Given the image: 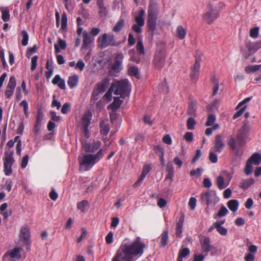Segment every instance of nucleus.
Listing matches in <instances>:
<instances>
[{
	"label": "nucleus",
	"instance_id": "nucleus-1",
	"mask_svg": "<svg viewBox=\"0 0 261 261\" xmlns=\"http://www.w3.org/2000/svg\"><path fill=\"white\" fill-rule=\"evenodd\" d=\"M144 244L137 238L132 243H122L112 261H133V257L142 254Z\"/></svg>",
	"mask_w": 261,
	"mask_h": 261
},
{
	"label": "nucleus",
	"instance_id": "nucleus-2",
	"mask_svg": "<svg viewBox=\"0 0 261 261\" xmlns=\"http://www.w3.org/2000/svg\"><path fill=\"white\" fill-rule=\"evenodd\" d=\"M224 7V4L220 1H210L203 14V20L211 24L218 18L221 10Z\"/></svg>",
	"mask_w": 261,
	"mask_h": 261
},
{
	"label": "nucleus",
	"instance_id": "nucleus-3",
	"mask_svg": "<svg viewBox=\"0 0 261 261\" xmlns=\"http://www.w3.org/2000/svg\"><path fill=\"white\" fill-rule=\"evenodd\" d=\"M103 149L101 148L96 154L87 153L82 158H79L81 166L84 167L85 171L90 170L93 166L98 162L104 156Z\"/></svg>",
	"mask_w": 261,
	"mask_h": 261
},
{
	"label": "nucleus",
	"instance_id": "nucleus-4",
	"mask_svg": "<svg viewBox=\"0 0 261 261\" xmlns=\"http://www.w3.org/2000/svg\"><path fill=\"white\" fill-rule=\"evenodd\" d=\"M97 43L98 47L101 49L105 48L110 45L118 46L120 44V42L115 40L113 35L106 33L98 37Z\"/></svg>",
	"mask_w": 261,
	"mask_h": 261
},
{
	"label": "nucleus",
	"instance_id": "nucleus-5",
	"mask_svg": "<svg viewBox=\"0 0 261 261\" xmlns=\"http://www.w3.org/2000/svg\"><path fill=\"white\" fill-rule=\"evenodd\" d=\"M112 85H114V94L120 95L122 98H124L129 93L128 84L127 81H117Z\"/></svg>",
	"mask_w": 261,
	"mask_h": 261
},
{
	"label": "nucleus",
	"instance_id": "nucleus-6",
	"mask_svg": "<svg viewBox=\"0 0 261 261\" xmlns=\"http://www.w3.org/2000/svg\"><path fill=\"white\" fill-rule=\"evenodd\" d=\"M80 142L82 146V149L85 152L94 153L99 150L101 143L99 141L93 140L92 142H88L86 139L82 137Z\"/></svg>",
	"mask_w": 261,
	"mask_h": 261
},
{
	"label": "nucleus",
	"instance_id": "nucleus-7",
	"mask_svg": "<svg viewBox=\"0 0 261 261\" xmlns=\"http://www.w3.org/2000/svg\"><path fill=\"white\" fill-rule=\"evenodd\" d=\"M249 130V125L248 123H245L239 130L236 140L239 147H242L246 143Z\"/></svg>",
	"mask_w": 261,
	"mask_h": 261
},
{
	"label": "nucleus",
	"instance_id": "nucleus-8",
	"mask_svg": "<svg viewBox=\"0 0 261 261\" xmlns=\"http://www.w3.org/2000/svg\"><path fill=\"white\" fill-rule=\"evenodd\" d=\"M13 152H5L4 159V171L6 175H9L12 172V166L14 162L13 158Z\"/></svg>",
	"mask_w": 261,
	"mask_h": 261
},
{
	"label": "nucleus",
	"instance_id": "nucleus-9",
	"mask_svg": "<svg viewBox=\"0 0 261 261\" xmlns=\"http://www.w3.org/2000/svg\"><path fill=\"white\" fill-rule=\"evenodd\" d=\"M166 60V55L164 52L160 51L156 52L153 60L155 68L161 70L164 67Z\"/></svg>",
	"mask_w": 261,
	"mask_h": 261
},
{
	"label": "nucleus",
	"instance_id": "nucleus-10",
	"mask_svg": "<svg viewBox=\"0 0 261 261\" xmlns=\"http://www.w3.org/2000/svg\"><path fill=\"white\" fill-rule=\"evenodd\" d=\"M195 60L193 66L191 68L190 72V77L192 80L194 81L197 80L199 77L201 58L199 56H196Z\"/></svg>",
	"mask_w": 261,
	"mask_h": 261
},
{
	"label": "nucleus",
	"instance_id": "nucleus-11",
	"mask_svg": "<svg viewBox=\"0 0 261 261\" xmlns=\"http://www.w3.org/2000/svg\"><path fill=\"white\" fill-rule=\"evenodd\" d=\"M124 55L122 53H117L114 57V62L111 67V70L115 72H119L122 69V61Z\"/></svg>",
	"mask_w": 261,
	"mask_h": 261
},
{
	"label": "nucleus",
	"instance_id": "nucleus-12",
	"mask_svg": "<svg viewBox=\"0 0 261 261\" xmlns=\"http://www.w3.org/2000/svg\"><path fill=\"white\" fill-rule=\"evenodd\" d=\"M223 139L224 138L221 135L217 134L215 138L214 146L211 148V150L219 153L222 152L225 146Z\"/></svg>",
	"mask_w": 261,
	"mask_h": 261
},
{
	"label": "nucleus",
	"instance_id": "nucleus-13",
	"mask_svg": "<svg viewBox=\"0 0 261 261\" xmlns=\"http://www.w3.org/2000/svg\"><path fill=\"white\" fill-rule=\"evenodd\" d=\"M252 97H247L239 103V104L236 107V109H238L240 108H241V109L233 115V119L238 118L243 114V113L245 112L247 108V106L246 105V104L247 102H249L252 99Z\"/></svg>",
	"mask_w": 261,
	"mask_h": 261
},
{
	"label": "nucleus",
	"instance_id": "nucleus-14",
	"mask_svg": "<svg viewBox=\"0 0 261 261\" xmlns=\"http://www.w3.org/2000/svg\"><path fill=\"white\" fill-rule=\"evenodd\" d=\"M246 47L248 50L249 55H252L261 48V41L256 42H249L246 43Z\"/></svg>",
	"mask_w": 261,
	"mask_h": 261
},
{
	"label": "nucleus",
	"instance_id": "nucleus-15",
	"mask_svg": "<svg viewBox=\"0 0 261 261\" xmlns=\"http://www.w3.org/2000/svg\"><path fill=\"white\" fill-rule=\"evenodd\" d=\"M43 113L40 111H38L35 121V124L33 128V131L36 134H37L40 129V127L41 125L42 121L43 120Z\"/></svg>",
	"mask_w": 261,
	"mask_h": 261
},
{
	"label": "nucleus",
	"instance_id": "nucleus-16",
	"mask_svg": "<svg viewBox=\"0 0 261 261\" xmlns=\"http://www.w3.org/2000/svg\"><path fill=\"white\" fill-rule=\"evenodd\" d=\"M94 40V37H91L89 33L84 31L83 33L82 48L86 49L88 46L93 42Z\"/></svg>",
	"mask_w": 261,
	"mask_h": 261
},
{
	"label": "nucleus",
	"instance_id": "nucleus-17",
	"mask_svg": "<svg viewBox=\"0 0 261 261\" xmlns=\"http://www.w3.org/2000/svg\"><path fill=\"white\" fill-rule=\"evenodd\" d=\"M123 101L119 97H115L113 102L108 107V110H111L112 112L116 113V111L120 107Z\"/></svg>",
	"mask_w": 261,
	"mask_h": 261
},
{
	"label": "nucleus",
	"instance_id": "nucleus-18",
	"mask_svg": "<svg viewBox=\"0 0 261 261\" xmlns=\"http://www.w3.org/2000/svg\"><path fill=\"white\" fill-rule=\"evenodd\" d=\"M237 141L236 138L233 136H230L228 142L230 149L234 151V155L236 156L241 155L242 152H240L237 147Z\"/></svg>",
	"mask_w": 261,
	"mask_h": 261
},
{
	"label": "nucleus",
	"instance_id": "nucleus-19",
	"mask_svg": "<svg viewBox=\"0 0 261 261\" xmlns=\"http://www.w3.org/2000/svg\"><path fill=\"white\" fill-rule=\"evenodd\" d=\"M19 237L21 240L28 242L30 238V231L29 228L27 226H22L20 229Z\"/></svg>",
	"mask_w": 261,
	"mask_h": 261
},
{
	"label": "nucleus",
	"instance_id": "nucleus-20",
	"mask_svg": "<svg viewBox=\"0 0 261 261\" xmlns=\"http://www.w3.org/2000/svg\"><path fill=\"white\" fill-rule=\"evenodd\" d=\"M167 175L165 177V180L168 179H170V184L172 181V178L174 175V171L173 163L171 162H169L167 164L166 167Z\"/></svg>",
	"mask_w": 261,
	"mask_h": 261
},
{
	"label": "nucleus",
	"instance_id": "nucleus-21",
	"mask_svg": "<svg viewBox=\"0 0 261 261\" xmlns=\"http://www.w3.org/2000/svg\"><path fill=\"white\" fill-rule=\"evenodd\" d=\"M107 122V120H102L99 123L100 133L103 137L107 136L110 132L109 125Z\"/></svg>",
	"mask_w": 261,
	"mask_h": 261
},
{
	"label": "nucleus",
	"instance_id": "nucleus-22",
	"mask_svg": "<svg viewBox=\"0 0 261 261\" xmlns=\"http://www.w3.org/2000/svg\"><path fill=\"white\" fill-rule=\"evenodd\" d=\"M58 43L54 44V47L55 49V52L56 53H59L60 52L61 49L64 50L67 47V44L66 41L62 39L59 38L58 39Z\"/></svg>",
	"mask_w": 261,
	"mask_h": 261
},
{
	"label": "nucleus",
	"instance_id": "nucleus-23",
	"mask_svg": "<svg viewBox=\"0 0 261 261\" xmlns=\"http://www.w3.org/2000/svg\"><path fill=\"white\" fill-rule=\"evenodd\" d=\"M201 248L204 252H205L206 255L212 249V246L210 245V239L208 238H205L201 242Z\"/></svg>",
	"mask_w": 261,
	"mask_h": 261
},
{
	"label": "nucleus",
	"instance_id": "nucleus-24",
	"mask_svg": "<svg viewBox=\"0 0 261 261\" xmlns=\"http://www.w3.org/2000/svg\"><path fill=\"white\" fill-rule=\"evenodd\" d=\"M184 222V217H180L176 224V236L177 237L181 238L182 232V226Z\"/></svg>",
	"mask_w": 261,
	"mask_h": 261
},
{
	"label": "nucleus",
	"instance_id": "nucleus-25",
	"mask_svg": "<svg viewBox=\"0 0 261 261\" xmlns=\"http://www.w3.org/2000/svg\"><path fill=\"white\" fill-rule=\"evenodd\" d=\"M109 85L108 79H104L102 81L96 85V89L99 93H103Z\"/></svg>",
	"mask_w": 261,
	"mask_h": 261
},
{
	"label": "nucleus",
	"instance_id": "nucleus-26",
	"mask_svg": "<svg viewBox=\"0 0 261 261\" xmlns=\"http://www.w3.org/2000/svg\"><path fill=\"white\" fill-rule=\"evenodd\" d=\"M20 248H15L13 250H12L10 252H8L5 254L4 256H6L7 255H9L11 258H16L17 259H19L21 257V251Z\"/></svg>",
	"mask_w": 261,
	"mask_h": 261
},
{
	"label": "nucleus",
	"instance_id": "nucleus-27",
	"mask_svg": "<svg viewBox=\"0 0 261 261\" xmlns=\"http://www.w3.org/2000/svg\"><path fill=\"white\" fill-rule=\"evenodd\" d=\"M248 160L254 165H258L261 163V154L257 152L254 153Z\"/></svg>",
	"mask_w": 261,
	"mask_h": 261
},
{
	"label": "nucleus",
	"instance_id": "nucleus-28",
	"mask_svg": "<svg viewBox=\"0 0 261 261\" xmlns=\"http://www.w3.org/2000/svg\"><path fill=\"white\" fill-rule=\"evenodd\" d=\"M145 14V11L143 9H141L139 11V14L138 16L135 17V22L138 25L143 26L144 25L145 19L144 18V15Z\"/></svg>",
	"mask_w": 261,
	"mask_h": 261
},
{
	"label": "nucleus",
	"instance_id": "nucleus-29",
	"mask_svg": "<svg viewBox=\"0 0 261 261\" xmlns=\"http://www.w3.org/2000/svg\"><path fill=\"white\" fill-rule=\"evenodd\" d=\"M92 118L90 112L85 113L82 118L83 127H89Z\"/></svg>",
	"mask_w": 261,
	"mask_h": 261
},
{
	"label": "nucleus",
	"instance_id": "nucleus-30",
	"mask_svg": "<svg viewBox=\"0 0 261 261\" xmlns=\"http://www.w3.org/2000/svg\"><path fill=\"white\" fill-rule=\"evenodd\" d=\"M196 102L194 101L189 103L187 108V113L190 116H196Z\"/></svg>",
	"mask_w": 261,
	"mask_h": 261
},
{
	"label": "nucleus",
	"instance_id": "nucleus-31",
	"mask_svg": "<svg viewBox=\"0 0 261 261\" xmlns=\"http://www.w3.org/2000/svg\"><path fill=\"white\" fill-rule=\"evenodd\" d=\"M79 76L77 75H73L69 77L67 83L70 89H72L77 85Z\"/></svg>",
	"mask_w": 261,
	"mask_h": 261
},
{
	"label": "nucleus",
	"instance_id": "nucleus-32",
	"mask_svg": "<svg viewBox=\"0 0 261 261\" xmlns=\"http://www.w3.org/2000/svg\"><path fill=\"white\" fill-rule=\"evenodd\" d=\"M227 205L231 211L235 212L238 209L239 202L237 200L231 199L228 201Z\"/></svg>",
	"mask_w": 261,
	"mask_h": 261
},
{
	"label": "nucleus",
	"instance_id": "nucleus-33",
	"mask_svg": "<svg viewBox=\"0 0 261 261\" xmlns=\"http://www.w3.org/2000/svg\"><path fill=\"white\" fill-rule=\"evenodd\" d=\"M254 180L253 178L246 179L242 180L240 183V187L244 190L248 189L251 186L253 185Z\"/></svg>",
	"mask_w": 261,
	"mask_h": 261
},
{
	"label": "nucleus",
	"instance_id": "nucleus-34",
	"mask_svg": "<svg viewBox=\"0 0 261 261\" xmlns=\"http://www.w3.org/2000/svg\"><path fill=\"white\" fill-rule=\"evenodd\" d=\"M212 196V193L211 191H206L204 193H202L201 195L202 200L206 201L207 205H210L212 202L211 199Z\"/></svg>",
	"mask_w": 261,
	"mask_h": 261
},
{
	"label": "nucleus",
	"instance_id": "nucleus-35",
	"mask_svg": "<svg viewBox=\"0 0 261 261\" xmlns=\"http://www.w3.org/2000/svg\"><path fill=\"white\" fill-rule=\"evenodd\" d=\"M97 5L99 8V13L101 17H105L107 15V8L103 4V1H97Z\"/></svg>",
	"mask_w": 261,
	"mask_h": 261
},
{
	"label": "nucleus",
	"instance_id": "nucleus-36",
	"mask_svg": "<svg viewBox=\"0 0 261 261\" xmlns=\"http://www.w3.org/2000/svg\"><path fill=\"white\" fill-rule=\"evenodd\" d=\"M176 36L179 39L182 40L185 38L186 35V31L181 25H178L176 30Z\"/></svg>",
	"mask_w": 261,
	"mask_h": 261
},
{
	"label": "nucleus",
	"instance_id": "nucleus-37",
	"mask_svg": "<svg viewBox=\"0 0 261 261\" xmlns=\"http://www.w3.org/2000/svg\"><path fill=\"white\" fill-rule=\"evenodd\" d=\"M160 246L165 247L168 241V232L167 231H164L160 236Z\"/></svg>",
	"mask_w": 261,
	"mask_h": 261
},
{
	"label": "nucleus",
	"instance_id": "nucleus-38",
	"mask_svg": "<svg viewBox=\"0 0 261 261\" xmlns=\"http://www.w3.org/2000/svg\"><path fill=\"white\" fill-rule=\"evenodd\" d=\"M156 18L154 16L148 17L147 20V26L149 30L153 31L156 27Z\"/></svg>",
	"mask_w": 261,
	"mask_h": 261
},
{
	"label": "nucleus",
	"instance_id": "nucleus-39",
	"mask_svg": "<svg viewBox=\"0 0 261 261\" xmlns=\"http://www.w3.org/2000/svg\"><path fill=\"white\" fill-rule=\"evenodd\" d=\"M130 59L132 61L135 62L136 63L140 62V58L136 56V50L134 48L130 49L128 53Z\"/></svg>",
	"mask_w": 261,
	"mask_h": 261
},
{
	"label": "nucleus",
	"instance_id": "nucleus-40",
	"mask_svg": "<svg viewBox=\"0 0 261 261\" xmlns=\"http://www.w3.org/2000/svg\"><path fill=\"white\" fill-rule=\"evenodd\" d=\"M1 11L2 20L5 22L9 21L10 19L9 10L7 8H2Z\"/></svg>",
	"mask_w": 261,
	"mask_h": 261
},
{
	"label": "nucleus",
	"instance_id": "nucleus-41",
	"mask_svg": "<svg viewBox=\"0 0 261 261\" xmlns=\"http://www.w3.org/2000/svg\"><path fill=\"white\" fill-rule=\"evenodd\" d=\"M124 25V21L123 19H120L113 28V31L115 33L119 32L123 28Z\"/></svg>",
	"mask_w": 261,
	"mask_h": 261
},
{
	"label": "nucleus",
	"instance_id": "nucleus-42",
	"mask_svg": "<svg viewBox=\"0 0 261 261\" xmlns=\"http://www.w3.org/2000/svg\"><path fill=\"white\" fill-rule=\"evenodd\" d=\"M190 253V250L188 248H184L179 251L177 259L182 260L184 257L187 256Z\"/></svg>",
	"mask_w": 261,
	"mask_h": 261
},
{
	"label": "nucleus",
	"instance_id": "nucleus-43",
	"mask_svg": "<svg viewBox=\"0 0 261 261\" xmlns=\"http://www.w3.org/2000/svg\"><path fill=\"white\" fill-rule=\"evenodd\" d=\"M67 16L66 13H63L62 15L61 18V29L63 31H65L67 30Z\"/></svg>",
	"mask_w": 261,
	"mask_h": 261
},
{
	"label": "nucleus",
	"instance_id": "nucleus-44",
	"mask_svg": "<svg viewBox=\"0 0 261 261\" xmlns=\"http://www.w3.org/2000/svg\"><path fill=\"white\" fill-rule=\"evenodd\" d=\"M211 81L213 84L214 85L212 95L215 96L216 95H217L219 90V83L215 75L212 77Z\"/></svg>",
	"mask_w": 261,
	"mask_h": 261
},
{
	"label": "nucleus",
	"instance_id": "nucleus-45",
	"mask_svg": "<svg viewBox=\"0 0 261 261\" xmlns=\"http://www.w3.org/2000/svg\"><path fill=\"white\" fill-rule=\"evenodd\" d=\"M258 70H261V65L247 66L245 67V71L248 73L254 72Z\"/></svg>",
	"mask_w": 261,
	"mask_h": 261
},
{
	"label": "nucleus",
	"instance_id": "nucleus-46",
	"mask_svg": "<svg viewBox=\"0 0 261 261\" xmlns=\"http://www.w3.org/2000/svg\"><path fill=\"white\" fill-rule=\"evenodd\" d=\"M217 185L220 190H222L226 187L224 184V179L223 176L220 175L217 177L216 180Z\"/></svg>",
	"mask_w": 261,
	"mask_h": 261
},
{
	"label": "nucleus",
	"instance_id": "nucleus-47",
	"mask_svg": "<svg viewBox=\"0 0 261 261\" xmlns=\"http://www.w3.org/2000/svg\"><path fill=\"white\" fill-rule=\"evenodd\" d=\"M89 204V202L86 200H83L81 202H79L77 203V208L80 210L82 213L85 212V207Z\"/></svg>",
	"mask_w": 261,
	"mask_h": 261
},
{
	"label": "nucleus",
	"instance_id": "nucleus-48",
	"mask_svg": "<svg viewBox=\"0 0 261 261\" xmlns=\"http://www.w3.org/2000/svg\"><path fill=\"white\" fill-rule=\"evenodd\" d=\"M21 35L22 37L21 44L22 45L25 46L28 44L29 41V35L27 32L25 30H23L21 32Z\"/></svg>",
	"mask_w": 261,
	"mask_h": 261
},
{
	"label": "nucleus",
	"instance_id": "nucleus-49",
	"mask_svg": "<svg viewBox=\"0 0 261 261\" xmlns=\"http://www.w3.org/2000/svg\"><path fill=\"white\" fill-rule=\"evenodd\" d=\"M253 171L252 164L249 160L247 161L246 166L244 169V173L247 175H250Z\"/></svg>",
	"mask_w": 261,
	"mask_h": 261
},
{
	"label": "nucleus",
	"instance_id": "nucleus-50",
	"mask_svg": "<svg viewBox=\"0 0 261 261\" xmlns=\"http://www.w3.org/2000/svg\"><path fill=\"white\" fill-rule=\"evenodd\" d=\"M16 85V79L14 76H11L9 79L8 84H7V88L8 89H15Z\"/></svg>",
	"mask_w": 261,
	"mask_h": 261
},
{
	"label": "nucleus",
	"instance_id": "nucleus-51",
	"mask_svg": "<svg viewBox=\"0 0 261 261\" xmlns=\"http://www.w3.org/2000/svg\"><path fill=\"white\" fill-rule=\"evenodd\" d=\"M136 47L138 53L140 55L145 54L144 46L141 41H138Z\"/></svg>",
	"mask_w": 261,
	"mask_h": 261
},
{
	"label": "nucleus",
	"instance_id": "nucleus-52",
	"mask_svg": "<svg viewBox=\"0 0 261 261\" xmlns=\"http://www.w3.org/2000/svg\"><path fill=\"white\" fill-rule=\"evenodd\" d=\"M151 169V167L150 165L147 164L144 165L143 167L140 176L145 179L146 175L150 172Z\"/></svg>",
	"mask_w": 261,
	"mask_h": 261
},
{
	"label": "nucleus",
	"instance_id": "nucleus-53",
	"mask_svg": "<svg viewBox=\"0 0 261 261\" xmlns=\"http://www.w3.org/2000/svg\"><path fill=\"white\" fill-rule=\"evenodd\" d=\"M196 124V122L194 118L192 117L189 118L187 121V128L189 130L193 129Z\"/></svg>",
	"mask_w": 261,
	"mask_h": 261
},
{
	"label": "nucleus",
	"instance_id": "nucleus-54",
	"mask_svg": "<svg viewBox=\"0 0 261 261\" xmlns=\"http://www.w3.org/2000/svg\"><path fill=\"white\" fill-rule=\"evenodd\" d=\"M138 72V68L134 66L130 67L128 69V73L130 76H134L137 77Z\"/></svg>",
	"mask_w": 261,
	"mask_h": 261
},
{
	"label": "nucleus",
	"instance_id": "nucleus-55",
	"mask_svg": "<svg viewBox=\"0 0 261 261\" xmlns=\"http://www.w3.org/2000/svg\"><path fill=\"white\" fill-rule=\"evenodd\" d=\"M214 152L215 151L211 149L209 152L208 159L212 163H216L218 161V156Z\"/></svg>",
	"mask_w": 261,
	"mask_h": 261
},
{
	"label": "nucleus",
	"instance_id": "nucleus-56",
	"mask_svg": "<svg viewBox=\"0 0 261 261\" xmlns=\"http://www.w3.org/2000/svg\"><path fill=\"white\" fill-rule=\"evenodd\" d=\"M216 120L215 116L213 114H210L208 116L207 121L205 123L206 126H212L214 124Z\"/></svg>",
	"mask_w": 261,
	"mask_h": 261
},
{
	"label": "nucleus",
	"instance_id": "nucleus-57",
	"mask_svg": "<svg viewBox=\"0 0 261 261\" xmlns=\"http://www.w3.org/2000/svg\"><path fill=\"white\" fill-rule=\"evenodd\" d=\"M259 33V28L257 27L251 29L250 30V36L252 38H256L258 37Z\"/></svg>",
	"mask_w": 261,
	"mask_h": 261
},
{
	"label": "nucleus",
	"instance_id": "nucleus-58",
	"mask_svg": "<svg viewBox=\"0 0 261 261\" xmlns=\"http://www.w3.org/2000/svg\"><path fill=\"white\" fill-rule=\"evenodd\" d=\"M38 59V57L37 56H34L31 59V69L32 71L34 70L37 67Z\"/></svg>",
	"mask_w": 261,
	"mask_h": 261
},
{
	"label": "nucleus",
	"instance_id": "nucleus-59",
	"mask_svg": "<svg viewBox=\"0 0 261 261\" xmlns=\"http://www.w3.org/2000/svg\"><path fill=\"white\" fill-rule=\"evenodd\" d=\"M114 90V85H111L110 88L104 95V97L109 101L111 100L112 94Z\"/></svg>",
	"mask_w": 261,
	"mask_h": 261
},
{
	"label": "nucleus",
	"instance_id": "nucleus-60",
	"mask_svg": "<svg viewBox=\"0 0 261 261\" xmlns=\"http://www.w3.org/2000/svg\"><path fill=\"white\" fill-rule=\"evenodd\" d=\"M153 2H151V3H150L149 5V9H148V17H150V16H151V17H152V16H154L155 18H156V12L155 11V10H154L153 9H152V5H153Z\"/></svg>",
	"mask_w": 261,
	"mask_h": 261
},
{
	"label": "nucleus",
	"instance_id": "nucleus-61",
	"mask_svg": "<svg viewBox=\"0 0 261 261\" xmlns=\"http://www.w3.org/2000/svg\"><path fill=\"white\" fill-rule=\"evenodd\" d=\"M153 148L155 153L159 154H164V149L161 145H154Z\"/></svg>",
	"mask_w": 261,
	"mask_h": 261
},
{
	"label": "nucleus",
	"instance_id": "nucleus-62",
	"mask_svg": "<svg viewBox=\"0 0 261 261\" xmlns=\"http://www.w3.org/2000/svg\"><path fill=\"white\" fill-rule=\"evenodd\" d=\"M105 240L107 244L109 245L112 243L113 241V233L111 231L106 236Z\"/></svg>",
	"mask_w": 261,
	"mask_h": 261
},
{
	"label": "nucleus",
	"instance_id": "nucleus-63",
	"mask_svg": "<svg viewBox=\"0 0 261 261\" xmlns=\"http://www.w3.org/2000/svg\"><path fill=\"white\" fill-rule=\"evenodd\" d=\"M70 105L68 102L65 103L61 109L62 114H66L70 111Z\"/></svg>",
	"mask_w": 261,
	"mask_h": 261
},
{
	"label": "nucleus",
	"instance_id": "nucleus-64",
	"mask_svg": "<svg viewBox=\"0 0 261 261\" xmlns=\"http://www.w3.org/2000/svg\"><path fill=\"white\" fill-rule=\"evenodd\" d=\"M228 212L227 209L225 206H222L219 211L217 216L219 217L225 216Z\"/></svg>",
	"mask_w": 261,
	"mask_h": 261
}]
</instances>
